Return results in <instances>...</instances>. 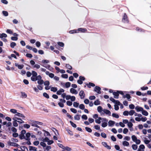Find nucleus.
I'll return each instance as SVG.
<instances>
[{
    "mask_svg": "<svg viewBox=\"0 0 151 151\" xmlns=\"http://www.w3.org/2000/svg\"><path fill=\"white\" fill-rule=\"evenodd\" d=\"M45 73L47 75H48L49 77L51 78H53L54 76V74L52 73H50L48 71H46Z\"/></svg>",
    "mask_w": 151,
    "mask_h": 151,
    "instance_id": "9b49d317",
    "label": "nucleus"
},
{
    "mask_svg": "<svg viewBox=\"0 0 151 151\" xmlns=\"http://www.w3.org/2000/svg\"><path fill=\"white\" fill-rule=\"evenodd\" d=\"M86 84L89 88H91V86L94 87L95 86V84L94 83L91 82L89 83L88 84L87 83H86Z\"/></svg>",
    "mask_w": 151,
    "mask_h": 151,
    "instance_id": "f8f14e48",
    "label": "nucleus"
},
{
    "mask_svg": "<svg viewBox=\"0 0 151 151\" xmlns=\"http://www.w3.org/2000/svg\"><path fill=\"white\" fill-rule=\"evenodd\" d=\"M122 22L124 23H128L129 22V20L128 19V17L126 14L125 13L123 16V18L122 19Z\"/></svg>",
    "mask_w": 151,
    "mask_h": 151,
    "instance_id": "f257e3e1",
    "label": "nucleus"
},
{
    "mask_svg": "<svg viewBox=\"0 0 151 151\" xmlns=\"http://www.w3.org/2000/svg\"><path fill=\"white\" fill-rule=\"evenodd\" d=\"M31 125L32 126H34L38 128H40V127L35 123V121H34L32 123H31Z\"/></svg>",
    "mask_w": 151,
    "mask_h": 151,
    "instance_id": "bb28decb",
    "label": "nucleus"
},
{
    "mask_svg": "<svg viewBox=\"0 0 151 151\" xmlns=\"http://www.w3.org/2000/svg\"><path fill=\"white\" fill-rule=\"evenodd\" d=\"M64 91V90L60 88L59 90L57 91L56 93L57 95H60L61 94L62 92H63Z\"/></svg>",
    "mask_w": 151,
    "mask_h": 151,
    "instance_id": "a211bd4d",
    "label": "nucleus"
},
{
    "mask_svg": "<svg viewBox=\"0 0 151 151\" xmlns=\"http://www.w3.org/2000/svg\"><path fill=\"white\" fill-rule=\"evenodd\" d=\"M15 65L19 69H21L23 68L24 65H18L17 63H15Z\"/></svg>",
    "mask_w": 151,
    "mask_h": 151,
    "instance_id": "2eb2a0df",
    "label": "nucleus"
},
{
    "mask_svg": "<svg viewBox=\"0 0 151 151\" xmlns=\"http://www.w3.org/2000/svg\"><path fill=\"white\" fill-rule=\"evenodd\" d=\"M7 37V35L6 34L4 33L0 34V38H2L3 37Z\"/></svg>",
    "mask_w": 151,
    "mask_h": 151,
    "instance_id": "e433bc0d",
    "label": "nucleus"
},
{
    "mask_svg": "<svg viewBox=\"0 0 151 151\" xmlns=\"http://www.w3.org/2000/svg\"><path fill=\"white\" fill-rule=\"evenodd\" d=\"M115 122L114 121L109 120L108 122L109 126L110 127L112 126L114 124Z\"/></svg>",
    "mask_w": 151,
    "mask_h": 151,
    "instance_id": "aec40b11",
    "label": "nucleus"
},
{
    "mask_svg": "<svg viewBox=\"0 0 151 151\" xmlns=\"http://www.w3.org/2000/svg\"><path fill=\"white\" fill-rule=\"evenodd\" d=\"M2 13L3 14V15H4L6 17L8 16V12L7 11H3L2 12Z\"/></svg>",
    "mask_w": 151,
    "mask_h": 151,
    "instance_id": "8fccbe9b",
    "label": "nucleus"
},
{
    "mask_svg": "<svg viewBox=\"0 0 151 151\" xmlns=\"http://www.w3.org/2000/svg\"><path fill=\"white\" fill-rule=\"evenodd\" d=\"M51 91L53 92H55L57 91V88L56 87H52L51 88Z\"/></svg>",
    "mask_w": 151,
    "mask_h": 151,
    "instance_id": "2f4dec72",
    "label": "nucleus"
},
{
    "mask_svg": "<svg viewBox=\"0 0 151 151\" xmlns=\"http://www.w3.org/2000/svg\"><path fill=\"white\" fill-rule=\"evenodd\" d=\"M31 136L29 132H27L26 134L25 138H27V139H30L29 138Z\"/></svg>",
    "mask_w": 151,
    "mask_h": 151,
    "instance_id": "4c0bfd02",
    "label": "nucleus"
},
{
    "mask_svg": "<svg viewBox=\"0 0 151 151\" xmlns=\"http://www.w3.org/2000/svg\"><path fill=\"white\" fill-rule=\"evenodd\" d=\"M123 145L124 146H129V142L126 141H124L122 143Z\"/></svg>",
    "mask_w": 151,
    "mask_h": 151,
    "instance_id": "393cba45",
    "label": "nucleus"
},
{
    "mask_svg": "<svg viewBox=\"0 0 151 151\" xmlns=\"http://www.w3.org/2000/svg\"><path fill=\"white\" fill-rule=\"evenodd\" d=\"M58 45L61 47H63L64 46V44L62 42H58Z\"/></svg>",
    "mask_w": 151,
    "mask_h": 151,
    "instance_id": "0e129e2a",
    "label": "nucleus"
},
{
    "mask_svg": "<svg viewBox=\"0 0 151 151\" xmlns=\"http://www.w3.org/2000/svg\"><path fill=\"white\" fill-rule=\"evenodd\" d=\"M132 147L133 149L134 150H136L137 148V146L135 144H133L132 145Z\"/></svg>",
    "mask_w": 151,
    "mask_h": 151,
    "instance_id": "f704fd0d",
    "label": "nucleus"
},
{
    "mask_svg": "<svg viewBox=\"0 0 151 151\" xmlns=\"http://www.w3.org/2000/svg\"><path fill=\"white\" fill-rule=\"evenodd\" d=\"M21 93L22 94V97L26 98L27 97V95L25 92H21Z\"/></svg>",
    "mask_w": 151,
    "mask_h": 151,
    "instance_id": "473e14b6",
    "label": "nucleus"
},
{
    "mask_svg": "<svg viewBox=\"0 0 151 151\" xmlns=\"http://www.w3.org/2000/svg\"><path fill=\"white\" fill-rule=\"evenodd\" d=\"M70 123L71 126L74 128H76L77 127L76 124L73 123L72 121H70Z\"/></svg>",
    "mask_w": 151,
    "mask_h": 151,
    "instance_id": "ea45409f",
    "label": "nucleus"
},
{
    "mask_svg": "<svg viewBox=\"0 0 151 151\" xmlns=\"http://www.w3.org/2000/svg\"><path fill=\"white\" fill-rule=\"evenodd\" d=\"M15 115L19 117H22L23 118V119H24V118H25V116L24 115L19 112H17V113L15 114Z\"/></svg>",
    "mask_w": 151,
    "mask_h": 151,
    "instance_id": "dca6fc26",
    "label": "nucleus"
},
{
    "mask_svg": "<svg viewBox=\"0 0 151 151\" xmlns=\"http://www.w3.org/2000/svg\"><path fill=\"white\" fill-rule=\"evenodd\" d=\"M8 144H9L10 146H13L14 147H19V145L17 143L13 142H9L8 143Z\"/></svg>",
    "mask_w": 151,
    "mask_h": 151,
    "instance_id": "39448f33",
    "label": "nucleus"
},
{
    "mask_svg": "<svg viewBox=\"0 0 151 151\" xmlns=\"http://www.w3.org/2000/svg\"><path fill=\"white\" fill-rule=\"evenodd\" d=\"M23 127L25 128L28 129V128H29V127H30V126L29 124H24L23 125Z\"/></svg>",
    "mask_w": 151,
    "mask_h": 151,
    "instance_id": "69168bd1",
    "label": "nucleus"
},
{
    "mask_svg": "<svg viewBox=\"0 0 151 151\" xmlns=\"http://www.w3.org/2000/svg\"><path fill=\"white\" fill-rule=\"evenodd\" d=\"M19 137L21 139H26L24 135L21 134L19 135Z\"/></svg>",
    "mask_w": 151,
    "mask_h": 151,
    "instance_id": "c85d7f7f",
    "label": "nucleus"
},
{
    "mask_svg": "<svg viewBox=\"0 0 151 151\" xmlns=\"http://www.w3.org/2000/svg\"><path fill=\"white\" fill-rule=\"evenodd\" d=\"M127 125L129 128H131L132 127L133 124L131 122H129L128 123Z\"/></svg>",
    "mask_w": 151,
    "mask_h": 151,
    "instance_id": "5fc2aeb1",
    "label": "nucleus"
},
{
    "mask_svg": "<svg viewBox=\"0 0 151 151\" xmlns=\"http://www.w3.org/2000/svg\"><path fill=\"white\" fill-rule=\"evenodd\" d=\"M79 95L81 99H83L85 97V96L84 92L83 90H81L80 92Z\"/></svg>",
    "mask_w": 151,
    "mask_h": 151,
    "instance_id": "20e7f679",
    "label": "nucleus"
},
{
    "mask_svg": "<svg viewBox=\"0 0 151 151\" xmlns=\"http://www.w3.org/2000/svg\"><path fill=\"white\" fill-rule=\"evenodd\" d=\"M79 107L80 109L83 110L85 109V106L83 104H81L80 105Z\"/></svg>",
    "mask_w": 151,
    "mask_h": 151,
    "instance_id": "37998d69",
    "label": "nucleus"
},
{
    "mask_svg": "<svg viewBox=\"0 0 151 151\" xmlns=\"http://www.w3.org/2000/svg\"><path fill=\"white\" fill-rule=\"evenodd\" d=\"M103 120L102 122H103L101 124V126L103 127H106L108 125L107 122H108V120L106 118H102Z\"/></svg>",
    "mask_w": 151,
    "mask_h": 151,
    "instance_id": "f03ea898",
    "label": "nucleus"
},
{
    "mask_svg": "<svg viewBox=\"0 0 151 151\" xmlns=\"http://www.w3.org/2000/svg\"><path fill=\"white\" fill-rule=\"evenodd\" d=\"M102 145L105 147L108 150L111 149V147L107 145V143L105 142H102Z\"/></svg>",
    "mask_w": 151,
    "mask_h": 151,
    "instance_id": "6e6552de",
    "label": "nucleus"
},
{
    "mask_svg": "<svg viewBox=\"0 0 151 151\" xmlns=\"http://www.w3.org/2000/svg\"><path fill=\"white\" fill-rule=\"evenodd\" d=\"M37 83L38 84L40 85L44 83V81L43 80L41 79L38 80L37 81Z\"/></svg>",
    "mask_w": 151,
    "mask_h": 151,
    "instance_id": "864d4df0",
    "label": "nucleus"
},
{
    "mask_svg": "<svg viewBox=\"0 0 151 151\" xmlns=\"http://www.w3.org/2000/svg\"><path fill=\"white\" fill-rule=\"evenodd\" d=\"M112 116L113 117L116 118H118L119 117V115L116 113H113L112 114Z\"/></svg>",
    "mask_w": 151,
    "mask_h": 151,
    "instance_id": "de8ad7c7",
    "label": "nucleus"
},
{
    "mask_svg": "<svg viewBox=\"0 0 151 151\" xmlns=\"http://www.w3.org/2000/svg\"><path fill=\"white\" fill-rule=\"evenodd\" d=\"M135 109L136 110L137 112H139L140 111H142L143 109L141 107L138 106H137L135 107Z\"/></svg>",
    "mask_w": 151,
    "mask_h": 151,
    "instance_id": "ddd939ff",
    "label": "nucleus"
},
{
    "mask_svg": "<svg viewBox=\"0 0 151 151\" xmlns=\"http://www.w3.org/2000/svg\"><path fill=\"white\" fill-rule=\"evenodd\" d=\"M29 147L30 151L33 150V151H37V148L35 147H33L32 146H29Z\"/></svg>",
    "mask_w": 151,
    "mask_h": 151,
    "instance_id": "6ab92c4d",
    "label": "nucleus"
},
{
    "mask_svg": "<svg viewBox=\"0 0 151 151\" xmlns=\"http://www.w3.org/2000/svg\"><path fill=\"white\" fill-rule=\"evenodd\" d=\"M113 94L114 96V98L116 99L118 98L119 95L118 91H117L116 92H114Z\"/></svg>",
    "mask_w": 151,
    "mask_h": 151,
    "instance_id": "1a4fd4ad",
    "label": "nucleus"
},
{
    "mask_svg": "<svg viewBox=\"0 0 151 151\" xmlns=\"http://www.w3.org/2000/svg\"><path fill=\"white\" fill-rule=\"evenodd\" d=\"M97 110L99 112H101L103 110H102V108L101 106H99L97 107Z\"/></svg>",
    "mask_w": 151,
    "mask_h": 151,
    "instance_id": "c9c22d12",
    "label": "nucleus"
},
{
    "mask_svg": "<svg viewBox=\"0 0 151 151\" xmlns=\"http://www.w3.org/2000/svg\"><path fill=\"white\" fill-rule=\"evenodd\" d=\"M101 88L100 87L96 86L95 87L94 89V91L97 93L99 94H101Z\"/></svg>",
    "mask_w": 151,
    "mask_h": 151,
    "instance_id": "7ed1b4c3",
    "label": "nucleus"
},
{
    "mask_svg": "<svg viewBox=\"0 0 151 151\" xmlns=\"http://www.w3.org/2000/svg\"><path fill=\"white\" fill-rule=\"evenodd\" d=\"M43 96L47 99H49V95L46 93H43Z\"/></svg>",
    "mask_w": 151,
    "mask_h": 151,
    "instance_id": "79ce46f5",
    "label": "nucleus"
},
{
    "mask_svg": "<svg viewBox=\"0 0 151 151\" xmlns=\"http://www.w3.org/2000/svg\"><path fill=\"white\" fill-rule=\"evenodd\" d=\"M79 103L76 102H74L73 103V106L75 107H77L78 106Z\"/></svg>",
    "mask_w": 151,
    "mask_h": 151,
    "instance_id": "13d9d810",
    "label": "nucleus"
},
{
    "mask_svg": "<svg viewBox=\"0 0 151 151\" xmlns=\"http://www.w3.org/2000/svg\"><path fill=\"white\" fill-rule=\"evenodd\" d=\"M32 76L36 77L37 75V73L35 71L32 70Z\"/></svg>",
    "mask_w": 151,
    "mask_h": 151,
    "instance_id": "c03bdc74",
    "label": "nucleus"
},
{
    "mask_svg": "<svg viewBox=\"0 0 151 151\" xmlns=\"http://www.w3.org/2000/svg\"><path fill=\"white\" fill-rule=\"evenodd\" d=\"M61 77L64 78H67L68 75L67 74H63L62 75Z\"/></svg>",
    "mask_w": 151,
    "mask_h": 151,
    "instance_id": "bf43d9fd",
    "label": "nucleus"
},
{
    "mask_svg": "<svg viewBox=\"0 0 151 151\" xmlns=\"http://www.w3.org/2000/svg\"><path fill=\"white\" fill-rule=\"evenodd\" d=\"M70 93L73 94H76L78 93V92L77 91L73 88H71L70 90Z\"/></svg>",
    "mask_w": 151,
    "mask_h": 151,
    "instance_id": "f3484780",
    "label": "nucleus"
},
{
    "mask_svg": "<svg viewBox=\"0 0 151 151\" xmlns=\"http://www.w3.org/2000/svg\"><path fill=\"white\" fill-rule=\"evenodd\" d=\"M132 140L135 142L137 139V137L134 135H133L132 136Z\"/></svg>",
    "mask_w": 151,
    "mask_h": 151,
    "instance_id": "a18cd8bd",
    "label": "nucleus"
},
{
    "mask_svg": "<svg viewBox=\"0 0 151 151\" xmlns=\"http://www.w3.org/2000/svg\"><path fill=\"white\" fill-rule=\"evenodd\" d=\"M64 149L65 150L67 151H70L72 150V149L70 148L68 146H66V147H65V148Z\"/></svg>",
    "mask_w": 151,
    "mask_h": 151,
    "instance_id": "3c124183",
    "label": "nucleus"
},
{
    "mask_svg": "<svg viewBox=\"0 0 151 151\" xmlns=\"http://www.w3.org/2000/svg\"><path fill=\"white\" fill-rule=\"evenodd\" d=\"M16 119L18 121H17V122H18L19 124H21L22 123H24V122L20 118L18 117H16Z\"/></svg>",
    "mask_w": 151,
    "mask_h": 151,
    "instance_id": "4be33fe9",
    "label": "nucleus"
},
{
    "mask_svg": "<svg viewBox=\"0 0 151 151\" xmlns=\"http://www.w3.org/2000/svg\"><path fill=\"white\" fill-rule=\"evenodd\" d=\"M94 104L95 105H98L100 104V101L98 99H97L94 102Z\"/></svg>",
    "mask_w": 151,
    "mask_h": 151,
    "instance_id": "72a5a7b5",
    "label": "nucleus"
},
{
    "mask_svg": "<svg viewBox=\"0 0 151 151\" xmlns=\"http://www.w3.org/2000/svg\"><path fill=\"white\" fill-rule=\"evenodd\" d=\"M127 98L128 99H129L131 98L130 95L129 94H126L125 95H123V98Z\"/></svg>",
    "mask_w": 151,
    "mask_h": 151,
    "instance_id": "c756f323",
    "label": "nucleus"
},
{
    "mask_svg": "<svg viewBox=\"0 0 151 151\" xmlns=\"http://www.w3.org/2000/svg\"><path fill=\"white\" fill-rule=\"evenodd\" d=\"M12 131L14 132V133H15L17 132V129L15 127H13L11 128Z\"/></svg>",
    "mask_w": 151,
    "mask_h": 151,
    "instance_id": "338daca9",
    "label": "nucleus"
},
{
    "mask_svg": "<svg viewBox=\"0 0 151 151\" xmlns=\"http://www.w3.org/2000/svg\"><path fill=\"white\" fill-rule=\"evenodd\" d=\"M129 113L130 115L132 116L135 113V111L133 110H131L129 112Z\"/></svg>",
    "mask_w": 151,
    "mask_h": 151,
    "instance_id": "49530a36",
    "label": "nucleus"
},
{
    "mask_svg": "<svg viewBox=\"0 0 151 151\" xmlns=\"http://www.w3.org/2000/svg\"><path fill=\"white\" fill-rule=\"evenodd\" d=\"M21 149L23 151H28L27 148L25 146H22Z\"/></svg>",
    "mask_w": 151,
    "mask_h": 151,
    "instance_id": "5701e85b",
    "label": "nucleus"
},
{
    "mask_svg": "<svg viewBox=\"0 0 151 151\" xmlns=\"http://www.w3.org/2000/svg\"><path fill=\"white\" fill-rule=\"evenodd\" d=\"M103 111L106 114L109 115H111V113L110 111L107 110L106 109H104L103 110Z\"/></svg>",
    "mask_w": 151,
    "mask_h": 151,
    "instance_id": "412c9836",
    "label": "nucleus"
},
{
    "mask_svg": "<svg viewBox=\"0 0 151 151\" xmlns=\"http://www.w3.org/2000/svg\"><path fill=\"white\" fill-rule=\"evenodd\" d=\"M12 119L14 120V121L13 122V126L15 127H17L18 125V124L17 123V122L18 121L17 120L16 117L13 118Z\"/></svg>",
    "mask_w": 151,
    "mask_h": 151,
    "instance_id": "0eeeda50",
    "label": "nucleus"
},
{
    "mask_svg": "<svg viewBox=\"0 0 151 151\" xmlns=\"http://www.w3.org/2000/svg\"><path fill=\"white\" fill-rule=\"evenodd\" d=\"M6 32L7 33L10 34H13L12 31L10 29H7L6 30Z\"/></svg>",
    "mask_w": 151,
    "mask_h": 151,
    "instance_id": "e2e57ef3",
    "label": "nucleus"
},
{
    "mask_svg": "<svg viewBox=\"0 0 151 151\" xmlns=\"http://www.w3.org/2000/svg\"><path fill=\"white\" fill-rule=\"evenodd\" d=\"M142 113L143 115L145 116H147L148 114V112L147 111L144 110L143 109L142 111Z\"/></svg>",
    "mask_w": 151,
    "mask_h": 151,
    "instance_id": "a878e982",
    "label": "nucleus"
},
{
    "mask_svg": "<svg viewBox=\"0 0 151 151\" xmlns=\"http://www.w3.org/2000/svg\"><path fill=\"white\" fill-rule=\"evenodd\" d=\"M74 119L76 120H79L80 119V116L79 115H76L74 117Z\"/></svg>",
    "mask_w": 151,
    "mask_h": 151,
    "instance_id": "7c9ffc66",
    "label": "nucleus"
},
{
    "mask_svg": "<svg viewBox=\"0 0 151 151\" xmlns=\"http://www.w3.org/2000/svg\"><path fill=\"white\" fill-rule=\"evenodd\" d=\"M69 32L70 34H73L74 33H78V30L77 29L71 30Z\"/></svg>",
    "mask_w": 151,
    "mask_h": 151,
    "instance_id": "b1692460",
    "label": "nucleus"
},
{
    "mask_svg": "<svg viewBox=\"0 0 151 151\" xmlns=\"http://www.w3.org/2000/svg\"><path fill=\"white\" fill-rule=\"evenodd\" d=\"M70 111L73 113H77V110L74 108H71L70 109Z\"/></svg>",
    "mask_w": 151,
    "mask_h": 151,
    "instance_id": "680f3d73",
    "label": "nucleus"
},
{
    "mask_svg": "<svg viewBox=\"0 0 151 151\" xmlns=\"http://www.w3.org/2000/svg\"><path fill=\"white\" fill-rule=\"evenodd\" d=\"M44 142H41L40 143V145L41 146H42L43 147H45L46 146V144Z\"/></svg>",
    "mask_w": 151,
    "mask_h": 151,
    "instance_id": "6e6d98bb",
    "label": "nucleus"
},
{
    "mask_svg": "<svg viewBox=\"0 0 151 151\" xmlns=\"http://www.w3.org/2000/svg\"><path fill=\"white\" fill-rule=\"evenodd\" d=\"M136 30L137 32H145L146 31L145 30L139 27H136Z\"/></svg>",
    "mask_w": 151,
    "mask_h": 151,
    "instance_id": "423d86ee",
    "label": "nucleus"
},
{
    "mask_svg": "<svg viewBox=\"0 0 151 151\" xmlns=\"http://www.w3.org/2000/svg\"><path fill=\"white\" fill-rule=\"evenodd\" d=\"M25 140L27 141L26 143V144H27L28 145H30L31 144V143L30 141V139L26 138Z\"/></svg>",
    "mask_w": 151,
    "mask_h": 151,
    "instance_id": "09e8293b",
    "label": "nucleus"
},
{
    "mask_svg": "<svg viewBox=\"0 0 151 151\" xmlns=\"http://www.w3.org/2000/svg\"><path fill=\"white\" fill-rule=\"evenodd\" d=\"M18 37H11V39L12 40L16 41L18 40Z\"/></svg>",
    "mask_w": 151,
    "mask_h": 151,
    "instance_id": "052dcab7",
    "label": "nucleus"
},
{
    "mask_svg": "<svg viewBox=\"0 0 151 151\" xmlns=\"http://www.w3.org/2000/svg\"><path fill=\"white\" fill-rule=\"evenodd\" d=\"M128 132V130L127 128H125L123 129V132L124 134H127Z\"/></svg>",
    "mask_w": 151,
    "mask_h": 151,
    "instance_id": "774afa93",
    "label": "nucleus"
},
{
    "mask_svg": "<svg viewBox=\"0 0 151 151\" xmlns=\"http://www.w3.org/2000/svg\"><path fill=\"white\" fill-rule=\"evenodd\" d=\"M145 148V146L143 145H140L137 151H144V149Z\"/></svg>",
    "mask_w": 151,
    "mask_h": 151,
    "instance_id": "9d476101",
    "label": "nucleus"
},
{
    "mask_svg": "<svg viewBox=\"0 0 151 151\" xmlns=\"http://www.w3.org/2000/svg\"><path fill=\"white\" fill-rule=\"evenodd\" d=\"M101 135L102 137L104 138H106V134L104 132H102L101 133Z\"/></svg>",
    "mask_w": 151,
    "mask_h": 151,
    "instance_id": "4d7b16f0",
    "label": "nucleus"
},
{
    "mask_svg": "<svg viewBox=\"0 0 151 151\" xmlns=\"http://www.w3.org/2000/svg\"><path fill=\"white\" fill-rule=\"evenodd\" d=\"M85 129L86 130L89 132H91L92 131V130L91 128L88 127H86Z\"/></svg>",
    "mask_w": 151,
    "mask_h": 151,
    "instance_id": "a19ab883",
    "label": "nucleus"
},
{
    "mask_svg": "<svg viewBox=\"0 0 151 151\" xmlns=\"http://www.w3.org/2000/svg\"><path fill=\"white\" fill-rule=\"evenodd\" d=\"M70 83L69 82H67L65 83V86L66 88L69 87L70 86Z\"/></svg>",
    "mask_w": 151,
    "mask_h": 151,
    "instance_id": "603ef678",
    "label": "nucleus"
},
{
    "mask_svg": "<svg viewBox=\"0 0 151 151\" xmlns=\"http://www.w3.org/2000/svg\"><path fill=\"white\" fill-rule=\"evenodd\" d=\"M16 45V43L15 42H12L10 44V47L12 48H14Z\"/></svg>",
    "mask_w": 151,
    "mask_h": 151,
    "instance_id": "58836bf2",
    "label": "nucleus"
},
{
    "mask_svg": "<svg viewBox=\"0 0 151 151\" xmlns=\"http://www.w3.org/2000/svg\"><path fill=\"white\" fill-rule=\"evenodd\" d=\"M66 67L70 70H71L72 69V67L68 64H66L65 65Z\"/></svg>",
    "mask_w": 151,
    "mask_h": 151,
    "instance_id": "cd10ccee",
    "label": "nucleus"
},
{
    "mask_svg": "<svg viewBox=\"0 0 151 151\" xmlns=\"http://www.w3.org/2000/svg\"><path fill=\"white\" fill-rule=\"evenodd\" d=\"M77 30H78V32H79V31H80L82 32H87V30L86 29L82 28H79Z\"/></svg>",
    "mask_w": 151,
    "mask_h": 151,
    "instance_id": "4468645a",
    "label": "nucleus"
}]
</instances>
